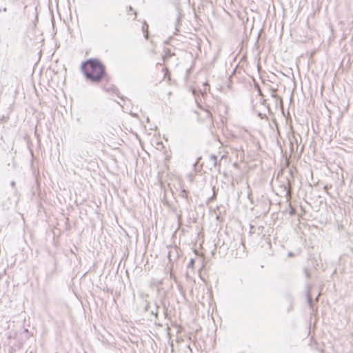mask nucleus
Segmentation results:
<instances>
[{
    "label": "nucleus",
    "mask_w": 353,
    "mask_h": 353,
    "mask_svg": "<svg viewBox=\"0 0 353 353\" xmlns=\"http://www.w3.org/2000/svg\"><path fill=\"white\" fill-rule=\"evenodd\" d=\"M81 70L85 78L94 83L100 82L105 76V68L97 59H88L81 65Z\"/></svg>",
    "instance_id": "obj_1"
},
{
    "label": "nucleus",
    "mask_w": 353,
    "mask_h": 353,
    "mask_svg": "<svg viewBox=\"0 0 353 353\" xmlns=\"http://www.w3.org/2000/svg\"><path fill=\"white\" fill-rule=\"evenodd\" d=\"M127 15L128 16V19H134L137 16L136 12H134L131 7L127 8Z\"/></svg>",
    "instance_id": "obj_2"
},
{
    "label": "nucleus",
    "mask_w": 353,
    "mask_h": 353,
    "mask_svg": "<svg viewBox=\"0 0 353 353\" xmlns=\"http://www.w3.org/2000/svg\"><path fill=\"white\" fill-rule=\"evenodd\" d=\"M148 26L145 23H144L143 25V30L144 31H145V38L146 39H148Z\"/></svg>",
    "instance_id": "obj_3"
},
{
    "label": "nucleus",
    "mask_w": 353,
    "mask_h": 353,
    "mask_svg": "<svg viewBox=\"0 0 353 353\" xmlns=\"http://www.w3.org/2000/svg\"><path fill=\"white\" fill-rule=\"evenodd\" d=\"M164 75L166 77H168V81L170 80V72L169 70L167 69V68H165L164 69Z\"/></svg>",
    "instance_id": "obj_4"
},
{
    "label": "nucleus",
    "mask_w": 353,
    "mask_h": 353,
    "mask_svg": "<svg viewBox=\"0 0 353 353\" xmlns=\"http://www.w3.org/2000/svg\"><path fill=\"white\" fill-rule=\"evenodd\" d=\"M194 265V259H191L190 263H189V266L191 267V268H193Z\"/></svg>",
    "instance_id": "obj_5"
}]
</instances>
